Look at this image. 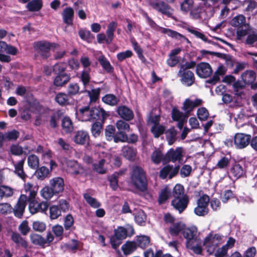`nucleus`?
Returning <instances> with one entry per match:
<instances>
[{
    "instance_id": "f257e3e1",
    "label": "nucleus",
    "mask_w": 257,
    "mask_h": 257,
    "mask_svg": "<svg viewBox=\"0 0 257 257\" xmlns=\"http://www.w3.org/2000/svg\"><path fill=\"white\" fill-rule=\"evenodd\" d=\"M132 184L139 191L144 192L148 189L147 173L141 166L133 167L130 174Z\"/></svg>"
},
{
    "instance_id": "f03ea898",
    "label": "nucleus",
    "mask_w": 257,
    "mask_h": 257,
    "mask_svg": "<svg viewBox=\"0 0 257 257\" xmlns=\"http://www.w3.org/2000/svg\"><path fill=\"white\" fill-rule=\"evenodd\" d=\"M49 186L44 187L41 190V195L45 199L49 200L54 195H58L64 189V181L60 177H54L49 182Z\"/></svg>"
},
{
    "instance_id": "7ed1b4c3",
    "label": "nucleus",
    "mask_w": 257,
    "mask_h": 257,
    "mask_svg": "<svg viewBox=\"0 0 257 257\" xmlns=\"http://www.w3.org/2000/svg\"><path fill=\"white\" fill-rule=\"evenodd\" d=\"M66 64L65 63L56 64L53 68V72L56 75L53 84L56 87H62L71 79L70 74L65 72Z\"/></svg>"
},
{
    "instance_id": "20e7f679",
    "label": "nucleus",
    "mask_w": 257,
    "mask_h": 257,
    "mask_svg": "<svg viewBox=\"0 0 257 257\" xmlns=\"http://www.w3.org/2000/svg\"><path fill=\"white\" fill-rule=\"evenodd\" d=\"M230 24L236 27V38L241 40L242 37L246 36L250 31V26L246 23V18L242 15H238L234 17L230 22Z\"/></svg>"
},
{
    "instance_id": "39448f33",
    "label": "nucleus",
    "mask_w": 257,
    "mask_h": 257,
    "mask_svg": "<svg viewBox=\"0 0 257 257\" xmlns=\"http://www.w3.org/2000/svg\"><path fill=\"white\" fill-rule=\"evenodd\" d=\"M56 204L50 205L49 207V217L51 220L57 219L62 213H66L69 209V203L66 199L58 200Z\"/></svg>"
},
{
    "instance_id": "423d86ee",
    "label": "nucleus",
    "mask_w": 257,
    "mask_h": 257,
    "mask_svg": "<svg viewBox=\"0 0 257 257\" xmlns=\"http://www.w3.org/2000/svg\"><path fill=\"white\" fill-rule=\"evenodd\" d=\"M59 45L55 43H50L46 41H40L35 42L34 49L42 59H47L50 56L51 48H56Z\"/></svg>"
},
{
    "instance_id": "0eeeda50",
    "label": "nucleus",
    "mask_w": 257,
    "mask_h": 257,
    "mask_svg": "<svg viewBox=\"0 0 257 257\" xmlns=\"http://www.w3.org/2000/svg\"><path fill=\"white\" fill-rule=\"evenodd\" d=\"M148 5L153 10L168 18H172L173 9L162 0H148Z\"/></svg>"
},
{
    "instance_id": "6e6552de",
    "label": "nucleus",
    "mask_w": 257,
    "mask_h": 257,
    "mask_svg": "<svg viewBox=\"0 0 257 257\" xmlns=\"http://www.w3.org/2000/svg\"><path fill=\"white\" fill-rule=\"evenodd\" d=\"M184 157V149L181 147H178L176 149L171 148L165 154L166 163L169 162L180 163Z\"/></svg>"
},
{
    "instance_id": "1a4fd4ad",
    "label": "nucleus",
    "mask_w": 257,
    "mask_h": 257,
    "mask_svg": "<svg viewBox=\"0 0 257 257\" xmlns=\"http://www.w3.org/2000/svg\"><path fill=\"white\" fill-rule=\"evenodd\" d=\"M127 236V231L122 226H118L114 230V234L110 238V242L113 249H117L122 243V240Z\"/></svg>"
},
{
    "instance_id": "9d476101",
    "label": "nucleus",
    "mask_w": 257,
    "mask_h": 257,
    "mask_svg": "<svg viewBox=\"0 0 257 257\" xmlns=\"http://www.w3.org/2000/svg\"><path fill=\"white\" fill-rule=\"evenodd\" d=\"M209 197L207 194L202 195L197 200V206L194 208V213L199 216H204L209 212L208 207Z\"/></svg>"
},
{
    "instance_id": "9b49d317",
    "label": "nucleus",
    "mask_w": 257,
    "mask_h": 257,
    "mask_svg": "<svg viewBox=\"0 0 257 257\" xmlns=\"http://www.w3.org/2000/svg\"><path fill=\"white\" fill-rule=\"evenodd\" d=\"M117 27V23L115 22L110 23L106 31V35L104 33L98 34L97 35V39L98 43H102L105 42L107 44H109L112 41L114 38V32Z\"/></svg>"
},
{
    "instance_id": "f8f14e48",
    "label": "nucleus",
    "mask_w": 257,
    "mask_h": 257,
    "mask_svg": "<svg viewBox=\"0 0 257 257\" xmlns=\"http://www.w3.org/2000/svg\"><path fill=\"white\" fill-rule=\"evenodd\" d=\"M229 173L230 177L235 180L243 177L245 174V164L243 163L234 161L230 165Z\"/></svg>"
},
{
    "instance_id": "ddd939ff",
    "label": "nucleus",
    "mask_w": 257,
    "mask_h": 257,
    "mask_svg": "<svg viewBox=\"0 0 257 257\" xmlns=\"http://www.w3.org/2000/svg\"><path fill=\"white\" fill-rule=\"evenodd\" d=\"M68 173L73 176H83L85 174V169L77 161L69 160L66 162Z\"/></svg>"
},
{
    "instance_id": "4468645a",
    "label": "nucleus",
    "mask_w": 257,
    "mask_h": 257,
    "mask_svg": "<svg viewBox=\"0 0 257 257\" xmlns=\"http://www.w3.org/2000/svg\"><path fill=\"white\" fill-rule=\"evenodd\" d=\"M180 169L179 165L173 167L172 165L167 164L160 170L159 177L162 179H165L168 177V178L171 179L179 173Z\"/></svg>"
},
{
    "instance_id": "2eb2a0df",
    "label": "nucleus",
    "mask_w": 257,
    "mask_h": 257,
    "mask_svg": "<svg viewBox=\"0 0 257 257\" xmlns=\"http://www.w3.org/2000/svg\"><path fill=\"white\" fill-rule=\"evenodd\" d=\"M92 119L91 122L104 123L107 117L109 116V112H106L102 107H92Z\"/></svg>"
},
{
    "instance_id": "dca6fc26",
    "label": "nucleus",
    "mask_w": 257,
    "mask_h": 257,
    "mask_svg": "<svg viewBox=\"0 0 257 257\" xmlns=\"http://www.w3.org/2000/svg\"><path fill=\"white\" fill-rule=\"evenodd\" d=\"M251 136L243 133H236L234 137V144L236 148L243 149L251 142Z\"/></svg>"
},
{
    "instance_id": "f3484780",
    "label": "nucleus",
    "mask_w": 257,
    "mask_h": 257,
    "mask_svg": "<svg viewBox=\"0 0 257 257\" xmlns=\"http://www.w3.org/2000/svg\"><path fill=\"white\" fill-rule=\"evenodd\" d=\"M189 202L188 196L185 194L182 197L174 198L171 201V205L180 213H181L186 209Z\"/></svg>"
},
{
    "instance_id": "a211bd4d",
    "label": "nucleus",
    "mask_w": 257,
    "mask_h": 257,
    "mask_svg": "<svg viewBox=\"0 0 257 257\" xmlns=\"http://www.w3.org/2000/svg\"><path fill=\"white\" fill-rule=\"evenodd\" d=\"M196 72L200 78H206L209 77L212 73L210 65L206 62H201L196 66Z\"/></svg>"
},
{
    "instance_id": "6ab92c4d",
    "label": "nucleus",
    "mask_w": 257,
    "mask_h": 257,
    "mask_svg": "<svg viewBox=\"0 0 257 257\" xmlns=\"http://www.w3.org/2000/svg\"><path fill=\"white\" fill-rule=\"evenodd\" d=\"M202 102L203 101L201 99L197 98L194 101H192L189 98H187L183 102L182 109L185 111L186 116L188 117L194 108L200 106Z\"/></svg>"
},
{
    "instance_id": "aec40b11",
    "label": "nucleus",
    "mask_w": 257,
    "mask_h": 257,
    "mask_svg": "<svg viewBox=\"0 0 257 257\" xmlns=\"http://www.w3.org/2000/svg\"><path fill=\"white\" fill-rule=\"evenodd\" d=\"M201 53L203 55L210 54L217 57L218 58H221L225 60L226 65L229 67H233L235 63V60L233 59L232 57L228 54L221 53L219 52H215L210 51L208 50H203L201 51Z\"/></svg>"
},
{
    "instance_id": "412c9836",
    "label": "nucleus",
    "mask_w": 257,
    "mask_h": 257,
    "mask_svg": "<svg viewBox=\"0 0 257 257\" xmlns=\"http://www.w3.org/2000/svg\"><path fill=\"white\" fill-rule=\"evenodd\" d=\"M48 207L49 205L47 202L42 201L39 203L36 201L29 203V209L32 214H36L38 212H46Z\"/></svg>"
},
{
    "instance_id": "4be33fe9",
    "label": "nucleus",
    "mask_w": 257,
    "mask_h": 257,
    "mask_svg": "<svg viewBox=\"0 0 257 257\" xmlns=\"http://www.w3.org/2000/svg\"><path fill=\"white\" fill-rule=\"evenodd\" d=\"M120 133L116 132L115 127L112 125H108L105 128V138L108 141H113L116 143L119 142L117 139H120Z\"/></svg>"
},
{
    "instance_id": "5701e85b",
    "label": "nucleus",
    "mask_w": 257,
    "mask_h": 257,
    "mask_svg": "<svg viewBox=\"0 0 257 257\" xmlns=\"http://www.w3.org/2000/svg\"><path fill=\"white\" fill-rule=\"evenodd\" d=\"M116 111L120 117L125 121L132 120L134 117L133 111L125 105L119 106Z\"/></svg>"
},
{
    "instance_id": "b1692460",
    "label": "nucleus",
    "mask_w": 257,
    "mask_h": 257,
    "mask_svg": "<svg viewBox=\"0 0 257 257\" xmlns=\"http://www.w3.org/2000/svg\"><path fill=\"white\" fill-rule=\"evenodd\" d=\"M92 111V107L90 108L89 106H86L80 108L76 114L79 120L82 121H91Z\"/></svg>"
},
{
    "instance_id": "393cba45",
    "label": "nucleus",
    "mask_w": 257,
    "mask_h": 257,
    "mask_svg": "<svg viewBox=\"0 0 257 257\" xmlns=\"http://www.w3.org/2000/svg\"><path fill=\"white\" fill-rule=\"evenodd\" d=\"M178 75L181 78V81L187 86L192 85L195 82V76L193 72L191 70L182 71L178 73Z\"/></svg>"
},
{
    "instance_id": "a878e982",
    "label": "nucleus",
    "mask_w": 257,
    "mask_h": 257,
    "mask_svg": "<svg viewBox=\"0 0 257 257\" xmlns=\"http://www.w3.org/2000/svg\"><path fill=\"white\" fill-rule=\"evenodd\" d=\"M89 141V136L88 133L84 131H77L74 137V142L79 145L88 144Z\"/></svg>"
},
{
    "instance_id": "bb28decb",
    "label": "nucleus",
    "mask_w": 257,
    "mask_h": 257,
    "mask_svg": "<svg viewBox=\"0 0 257 257\" xmlns=\"http://www.w3.org/2000/svg\"><path fill=\"white\" fill-rule=\"evenodd\" d=\"M26 195H21L20 198L18 201L16 206V208L14 210L15 215L16 216L21 217L24 213L26 205Z\"/></svg>"
},
{
    "instance_id": "cd10ccee",
    "label": "nucleus",
    "mask_w": 257,
    "mask_h": 257,
    "mask_svg": "<svg viewBox=\"0 0 257 257\" xmlns=\"http://www.w3.org/2000/svg\"><path fill=\"white\" fill-rule=\"evenodd\" d=\"M121 152L123 156L130 161L135 160L137 151L135 148L128 145L124 146L122 148Z\"/></svg>"
},
{
    "instance_id": "c85d7f7f",
    "label": "nucleus",
    "mask_w": 257,
    "mask_h": 257,
    "mask_svg": "<svg viewBox=\"0 0 257 257\" xmlns=\"http://www.w3.org/2000/svg\"><path fill=\"white\" fill-rule=\"evenodd\" d=\"M63 22L68 25L72 24L74 12L71 7L65 8L61 13Z\"/></svg>"
},
{
    "instance_id": "c756f323",
    "label": "nucleus",
    "mask_w": 257,
    "mask_h": 257,
    "mask_svg": "<svg viewBox=\"0 0 257 257\" xmlns=\"http://www.w3.org/2000/svg\"><path fill=\"white\" fill-rule=\"evenodd\" d=\"M151 159L152 162L156 165H159L161 162H163L164 164H166L165 155L163 154L162 151L159 148L155 149L153 152L151 156Z\"/></svg>"
},
{
    "instance_id": "7c9ffc66",
    "label": "nucleus",
    "mask_w": 257,
    "mask_h": 257,
    "mask_svg": "<svg viewBox=\"0 0 257 257\" xmlns=\"http://www.w3.org/2000/svg\"><path fill=\"white\" fill-rule=\"evenodd\" d=\"M256 77V73L252 70H246L241 75L242 80L247 85L253 84Z\"/></svg>"
},
{
    "instance_id": "2f4dec72",
    "label": "nucleus",
    "mask_w": 257,
    "mask_h": 257,
    "mask_svg": "<svg viewBox=\"0 0 257 257\" xmlns=\"http://www.w3.org/2000/svg\"><path fill=\"white\" fill-rule=\"evenodd\" d=\"M225 72L226 70L224 67L222 65L219 66L215 72L212 77L207 80L206 82L211 85L216 84L220 80L219 76L224 75Z\"/></svg>"
},
{
    "instance_id": "473e14b6",
    "label": "nucleus",
    "mask_w": 257,
    "mask_h": 257,
    "mask_svg": "<svg viewBox=\"0 0 257 257\" xmlns=\"http://www.w3.org/2000/svg\"><path fill=\"white\" fill-rule=\"evenodd\" d=\"M11 239L16 244V246L18 247L26 249L28 247L27 240L18 233L13 232Z\"/></svg>"
},
{
    "instance_id": "72a5a7b5",
    "label": "nucleus",
    "mask_w": 257,
    "mask_h": 257,
    "mask_svg": "<svg viewBox=\"0 0 257 257\" xmlns=\"http://www.w3.org/2000/svg\"><path fill=\"white\" fill-rule=\"evenodd\" d=\"M61 127L66 134H70L73 131V123L69 116H65L63 117L61 120Z\"/></svg>"
},
{
    "instance_id": "f704fd0d",
    "label": "nucleus",
    "mask_w": 257,
    "mask_h": 257,
    "mask_svg": "<svg viewBox=\"0 0 257 257\" xmlns=\"http://www.w3.org/2000/svg\"><path fill=\"white\" fill-rule=\"evenodd\" d=\"M25 161V157L14 164L15 171L14 172L20 178L25 179L27 177L26 174L24 171V165Z\"/></svg>"
},
{
    "instance_id": "c9c22d12",
    "label": "nucleus",
    "mask_w": 257,
    "mask_h": 257,
    "mask_svg": "<svg viewBox=\"0 0 257 257\" xmlns=\"http://www.w3.org/2000/svg\"><path fill=\"white\" fill-rule=\"evenodd\" d=\"M137 243L134 241H127L121 246V249L125 255L131 254L137 249Z\"/></svg>"
},
{
    "instance_id": "e433bc0d",
    "label": "nucleus",
    "mask_w": 257,
    "mask_h": 257,
    "mask_svg": "<svg viewBox=\"0 0 257 257\" xmlns=\"http://www.w3.org/2000/svg\"><path fill=\"white\" fill-rule=\"evenodd\" d=\"M119 135H120V139H117V141H119V142L135 144L138 141V136L135 134H132L129 136L126 134H123L122 133H120Z\"/></svg>"
},
{
    "instance_id": "4c0bfd02",
    "label": "nucleus",
    "mask_w": 257,
    "mask_h": 257,
    "mask_svg": "<svg viewBox=\"0 0 257 257\" xmlns=\"http://www.w3.org/2000/svg\"><path fill=\"white\" fill-rule=\"evenodd\" d=\"M187 30L189 32L194 35L196 37L201 39L203 41L215 46H217L220 48H222V47L219 44L214 42L211 40H208V38L205 36V35L203 33H200L198 31H196L190 28H188Z\"/></svg>"
},
{
    "instance_id": "58836bf2",
    "label": "nucleus",
    "mask_w": 257,
    "mask_h": 257,
    "mask_svg": "<svg viewBox=\"0 0 257 257\" xmlns=\"http://www.w3.org/2000/svg\"><path fill=\"white\" fill-rule=\"evenodd\" d=\"M184 227L185 225L181 222L173 223L169 228V232L173 236H178L180 232H182Z\"/></svg>"
},
{
    "instance_id": "ea45409f",
    "label": "nucleus",
    "mask_w": 257,
    "mask_h": 257,
    "mask_svg": "<svg viewBox=\"0 0 257 257\" xmlns=\"http://www.w3.org/2000/svg\"><path fill=\"white\" fill-rule=\"evenodd\" d=\"M102 101L105 104L113 106L116 105L120 100L113 94H107L102 97Z\"/></svg>"
},
{
    "instance_id": "a19ab883",
    "label": "nucleus",
    "mask_w": 257,
    "mask_h": 257,
    "mask_svg": "<svg viewBox=\"0 0 257 257\" xmlns=\"http://www.w3.org/2000/svg\"><path fill=\"white\" fill-rule=\"evenodd\" d=\"M43 7L42 0H32L27 5L29 11L34 12L40 11Z\"/></svg>"
},
{
    "instance_id": "79ce46f5",
    "label": "nucleus",
    "mask_w": 257,
    "mask_h": 257,
    "mask_svg": "<svg viewBox=\"0 0 257 257\" xmlns=\"http://www.w3.org/2000/svg\"><path fill=\"white\" fill-rule=\"evenodd\" d=\"M170 190L168 187L162 189L159 193L158 202L160 205L164 204L171 196Z\"/></svg>"
},
{
    "instance_id": "37998d69",
    "label": "nucleus",
    "mask_w": 257,
    "mask_h": 257,
    "mask_svg": "<svg viewBox=\"0 0 257 257\" xmlns=\"http://www.w3.org/2000/svg\"><path fill=\"white\" fill-rule=\"evenodd\" d=\"M150 237L146 235H140L137 237L136 243L137 246L144 249L146 248L150 243Z\"/></svg>"
},
{
    "instance_id": "c03bdc74",
    "label": "nucleus",
    "mask_w": 257,
    "mask_h": 257,
    "mask_svg": "<svg viewBox=\"0 0 257 257\" xmlns=\"http://www.w3.org/2000/svg\"><path fill=\"white\" fill-rule=\"evenodd\" d=\"M30 239L33 244L39 245L43 247L45 246V244L47 243L46 240L44 237L36 233H33L31 234Z\"/></svg>"
},
{
    "instance_id": "a18cd8bd",
    "label": "nucleus",
    "mask_w": 257,
    "mask_h": 257,
    "mask_svg": "<svg viewBox=\"0 0 257 257\" xmlns=\"http://www.w3.org/2000/svg\"><path fill=\"white\" fill-rule=\"evenodd\" d=\"M166 138L169 145H173L176 140L177 131L172 127L165 132Z\"/></svg>"
},
{
    "instance_id": "49530a36",
    "label": "nucleus",
    "mask_w": 257,
    "mask_h": 257,
    "mask_svg": "<svg viewBox=\"0 0 257 257\" xmlns=\"http://www.w3.org/2000/svg\"><path fill=\"white\" fill-rule=\"evenodd\" d=\"M62 115L63 113L61 111L58 110L50 116L49 124L51 128H55L58 126V121L60 120Z\"/></svg>"
},
{
    "instance_id": "de8ad7c7",
    "label": "nucleus",
    "mask_w": 257,
    "mask_h": 257,
    "mask_svg": "<svg viewBox=\"0 0 257 257\" xmlns=\"http://www.w3.org/2000/svg\"><path fill=\"white\" fill-rule=\"evenodd\" d=\"M91 127V133L94 138L98 137L101 134L103 124L100 122H92Z\"/></svg>"
},
{
    "instance_id": "09e8293b",
    "label": "nucleus",
    "mask_w": 257,
    "mask_h": 257,
    "mask_svg": "<svg viewBox=\"0 0 257 257\" xmlns=\"http://www.w3.org/2000/svg\"><path fill=\"white\" fill-rule=\"evenodd\" d=\"M98 61L106 72L111 73L113 71V67L111 65L109 61L104 56H100L98 58Z\"/></svg>"
},
{
    "instance_id": "8fccbe9b",
    "label": "nucleus",
    "mask_w": 257,
    "mask_h": 257,
    "mask_svg": "<svg viewBox=\"0 0 257 257\" xmlns=\"http://www.w3.org/2000/svg\"><path fill=\"white\" fill-rule=\"evenodd\" d=\"M146 219L147 216L144 211L141 209L135 214V220L140 225H145Z\"/></svg>"
},
{
    "instance_id": "3c124183",
    "label": "nucleus",
    "mask_w": 257,
    "mask_h": 257,
    "mask_svg": "<svg viewBox=\"0 0 257 257\" xmlns=\"http://www.w3.org/2000/svg\"><path fill=\"white\" fill-rule=\"evenodd\" d=\"M90 68L84 69L80 74L79 78L84 87H85L90 82Z\"/></svg>"
},
{
    "instance_id": "603ef678",
    "label": "nucleus",
    "mask_w": 257,
    "mask_h": 257,
    "mask_svg": "<svg viewBox=\"0 0 257 257\" xmlns=\"http://www.w3.org/2000/svg\"><path fill=\"white\" fill-rule=\"evenodd\" d=\"M182 233L185 238L187 240L193 239L195 237H196L197 233V229L196 228H185L184 227V229L182 230Z\"/></svg>"
},
{
    "instance_id": "864d4df0",
    "label": "nucleus",
    "mask_w": 257,
    "mask_h": 257,
    "mask_svg": "<svg viewBox=\"0 0 257 257\" xmlns=\"http://www.w3.org/2000/svg\"><path fill=\"white\" fill-rule=\"evenodd\" d=\"M116 126L118 130L117 132H121L123 134H126L130 129V125L128 123L123 120H119L116 123Z\"/></svg>"
},
{
    "instance_id": "5fc2aeb1",
    "label": "nucleus",
    "mask_w": 257,
    "mask_h": 257,
    "mask_svg": "<svg viewBox=\"0 0 257 257\" xmlns=\"http://www.w3.org/2000/svg\"><path fill=\"white\" fill-rule=\"evenodd\" d=\"M161 32L165 34H167L168 36L173 38L180 39L185 38V36L183 35L178 33L177 32L172 30L169 28H165L162 27Z\"/></svg>"
},
{
    "instance_id": "6e6d98bb",
    "label": "nucleus",
    "mask_w": 257,
    "mask_h": 257,
    "mask_svg": "<svg viewBox=\"0 0 257 257\" xmlns=\"http://www.w3.org/2000/svg\"><path fill=\"white\" fill-rule=\"evenodd\" d=\"M68 95L65 93L60 92L56 95L55 100L59 105L64 106L68 103Z\"/></svg>"
},
{
    "instance_id": "4d7b16f0",
    "label": "nucleus",
    "mask_w": 257,
    "mask_h": 257,
    "mask_svg": "<svg viewBox=\"0 0 257 257\" xmlns=\"http://www.w3.org/2000/svg\"><path fill=\"white\" fill-rule=\"evenodd\" d=\"M29 166L33 169H37L39 165V159L35 155H31L28 157Z\"/></svg>"
},
{
    "instance_id": "13d9d810",
    "label": "nucleus",
    "mask_w": 257,
    "mask_h": 257,
    "mask_svg": "<svg viewBox=\"0 0 257 257\" xmlns=\"http://www.w3.org/2000/svg\"><path fill=\"white\" fill-rule=\"evenodd\" d=\"M105 162V160L102 159L99 161L98 163L93 164L92 165L93 170L99 174H103L105 173L106 170L103 167Z\"/></svg>"
},
{
    "instance_id": "bf43d9fd",
    "label": "nucleus",
    "mask_w": 257,
    "mask_h": 257,
    "mask_svg": "<svg viewBox=\"0 0 257 257\" xmlns=\"http://www.w3.org/2000/svg\"><path fill=\"white\" fill-rule=\"evenodd\" d=\"M101 89L100 88L92 89L91 91L86 90L90 98V102H95L99 98Z\"/></svg>"
},
{
    "instance_id": "052dcab7",
    "label": "nucleus",
    "mask_w": 257,
    "mask_h": 257,
    "mask_svg": "<svg viewBox=\"0 0 257 257\" xmlns=\"http://www.w3.org/2000/svg\"><path fill=\"white\" fill-rule=\"evenodd\" d=\"M83 197L85 201L91 207L96 208L100 206L101 204L95 198L92 197L89 194L85 193Z\"/></svg>"
},
{
    "instance_id": "680f3d73",
    "label": "nucleus",
    "mask_w": 257,
    "mask_h": 257,
    "mask_svg": "<svg viewBox=\"0 0 257 257\" xmlns=\"http://www.w3.org/2000/svg\"><path fill=\"white\" fill-rule=\"evenodd\" d=\"M209 113L208 110L204 107H201L198 109L197 115L200 121H205L207 119Z\"/></svg>"
},
{
    "instance_id": "e2e57ef3",
    "label": "nucleus",
    "mask_w": 257,
    "mask_h": 257,
    "mask_svg": "<svg viewBox=\"0 0 257 257\" xmlns=\"http://www.w3.org/2000/svg\"><path fill=\"white\" fill-rule=\"evenodd\" d=\"M184 195V188L183 186L180 184H176L173 190L174 198L182 197Z\"/></svg>"
},
{
    "instance_id": "0e129e2a",
    "label": "nucleus",
    "mask_w": 257,
    "mask_h": 257,
    "mask_svg": "<svg viewBox=\"0 0 257 257\" xmlns=\"http://www.w3.org/2000/svg\"><path fill=\"white\" fill-rule=\"evenodd\" d=\"M4 135V141H16L19 137L20 133L16 130H13L12 131L6 133Z\"/></svg>"
},
{
    "instance_id": "69168bd1",
    "label": "nucleus",
    "mask_w": 257,
    "mask_h": 257,
    "mask_svg": "<svg viewBox=\"0 0 257 257\" xmlns=\"http://www.w3.org/2000/svg\"><path fill=\"white\" fill-rule=\"evenodd\" d=\"M67 94L69 96H74L79 93V86L76 83H72L69 84L67 89Z\"/></svg>"
},
{
    "instance_id": "338daca9",
    "label": "nucleus",
    "mask_w": 257,
    "mask_h": 257,
    "mask_svg": "<svg viewBox=\"0 0 257 257\" xmlns=\"http://www.w3.org/2000/svg\"><path fill=\"white\" fill-rule=\"evenodd\" d=\"M37 177L39 179L43 180L48 177L49 170L45 166H42L36 170Z\"/></svg>"
},
{
    "instance_id": "774afa93",
    "label": "nucleus",
    "mask_w": 257,
    "mask_h": 257,
    "mask_svg": "<svg viewBox=\"0 0 257 257\" xmlns=\"http://www.w3.org/2000/svg\"><path fill=\"white\" fill-rule=\"evenodd\" d=\"M172 118L174 121H178L183 118L187 117L186 116V113L184 114L182 112H181L176 107H174L172 110Z\"/></svg>"
}]
</instances>
